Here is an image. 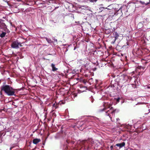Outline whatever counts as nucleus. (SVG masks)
Masks as SVG:
<instances>
[{"label":"nucleus","instance_id":"7","mask_svg":"<svg viewBox=\"0 0 150 150\" xmlns=\"http://www.w3.org/2000/svg\"><path fill=\"white\" fill-rule=\"evenodd\" d=\"M115 35H116V36H115V37H114L112 39V41L111 42V44H113L115 42V41L117 38L118 37V34H117V33H115Z\"/></svg>","mask_w":150,"mask_h":150},{"label":"nucleus","instance_id":"10","mask_svg":"<svg viewBox=\"0 0 150 150\" xmlns=\"http://www.w3.org/2000/svg\"><path fill=\"white\" fill-rule=\"evenodd\" d=\"M40 141V140L37 139H34L33 140V143L34 144H36Z\"/></svg>","mask_w":150,"mask_h":150},{"label":"nucleus","instance_id":"11","mask_svg":"<svg viewBox=\"0 0 150 150\" xmlns=\"http://www.w3.org/2000/svg\"><path fill=\"white\" fill-rule=\"evenodd\" d=\"M45 39L47 42L49 43H51L53 42L50 39L47 38H45Z\"/></svg>","mask_w":150,"mask_h":150},{"label":"nucleus","instance_id":"2","mask_svg":"<svg viewBox=\"0 0 150 150\" xmlns=\"http://www.w3.org/2000/svg\"><path fill=\"white\" fill-rule=\"evenodd\" d=\"M1 90L4 91L8 96H11L14 95L15 89L9 85H6L2 86L1 87Z\"/></svg>","mask_w":150,"mask_h":150},{"label":"nucleus","instance_id":"19","mask_svg":"<svg viewBox=\"0 0 150 150\" xmlns=\"http://www.w3.org/2000/svg\"><path fill=\"white\" fill-rule=\"evenodd\" d=\"M120 99L119 98H117V101L119 102V101Z\"/></svg>","mask_w":150,"mask_h":150},{"label":"nucleus","instance_id":"8","mask_svg":"<svg viewBox=\"0 0 150 150\" xmlns=\"http://www.w3.org/2000/svg\"><path fill=\"white\" fill-rule=\"evenodd\" d=\"M51 67L52 68V70L53 71H56L58 70V69L55 67V65L53 64H51Z\"/></svg>","mask_w":150,"mask_h":150},{"label":"nucleus","instance_id":"16","mask_svg":"<svg viewBox=\"0 0 150 150\" xmlns=\"http://www.w3.org/2000/svg\"><path fill=\"white\" fill-rule=\"evenodd\" d=\"M140 2L142 4H145L144 2L142 1H140Z\"/></svg>","mask_w":150,"mask_h":150},{"label":"nucleus","instance_id":"14","mask_svg":"<svg viewBox=\"0 0 150 150\" xmlns=\"http://www.w3.org/2000/svg\"><path fill=\"white\" fill-rule=\"evenodd\" d=\"M90 1L92 2H96L97 0H89Z\"/></svg>","mask_w":150,"mask_h":150},{"label":"nucleus","instance_id":"9","mask_svg":"<svg viewBox=\"0 0 150 150\" xmlns=\"http://www.w3.org/2000/svg\"><path fill=\"white\" fill-rule=\"evenodd\" d=\"M115 5L112 4L108 6L107 8H105V9H107L108 10H111L112 9H114Z\"/></svg>","mask_w":150,"mask_h":150},{"label":"nucleus","instance_id":"21","mask_svg":"<svg viewBox=\"0 0 150 150\" xmlns=\"http://www.w3.org/2000/svg\"><path fill=\"white\" fill-rule=\"evenodd\" d=\"M113 146H110V148H111V149H112V148H113Z\"/></svg>","mask_w":150,"mask_h":150},{"label":"nucleus","instance_id":"23","mask_svg":"<svg viewBox=\"0 0 150 150\" xmlns=\"http://www.w3.org/2000/svg\"><path fill=\"white\" fill-rule=\"evenodd\" d=\"M93 100H92V102L93 103Z\"/></svg>","mask_w":150,"mask_h":150},{"label":"nucleus","instance_id":"15","mask_svg":"<svg viewBox=\"0 0 150 150\" xmlns=\"http://www.w3.org/2000/svg\"><path fill=\"white\" fill-rule=\"evenodd\" d=\"M120 8H120L119 9H118V10H117H117H116V8H114V10H115V11H118L120 10Z\"/></svg>","mask_w":150,"mask_h":150},{"label":"nucleus","instance_id":"13","mask_svg":"<svg viewBox=\"0 0 150 150\" xmlns=\"http://www.w3.org/2000/svg\"><path fill=\"white\" fill-rule=\"evenodd\" d=\"M103 9H105V8L104 7H102V8L100 7L99 8V9L100 11H102L103 10Z\"/></svg>","mask_w":150,"mask_h":150},{"label":"nucleus","instance_id":"6","mask_svg":"<svg viewBox=\"0 0 150 150\" xmlns=\"http://www.w3.org/2000/svg\"><path fill=\"white\" fill-rule=\"evenodd\" d=\"M125 142H122V143L117 144H116L115 146L119 147V148H121L125 146Z\"/></svg>","mask_w":150,"mask_h":150},{"label":"nucleus","instance_id":"18","mask_svg":"<svg viewBox=\"0 0 150 150\" xmlns=\"http://www.w3.org/2000/svg\"><path fill=\"white\" fill-rule=\"evenodd\" d=\"M55 104L54 103L53 105V107H55Z\"/></svg>","mask_w":150,"mask_h":150},{"label":"nucleus","instance_id":"12","mask_svg":"<svg viewBox=\"0 0 150 150\" xmlns=\"http://www.w3.org/2000/svg\"><path fill=\"white\" fill-rule=\"evenodd\" d=\"M6 34L5 32H2V33L0 35V37L1 38L4 37Z\"/></svg>","mask_w":150,"mask_h":150},{"label":"nucleus","instance_id":"17","mask_svg":"<svg viewBox=\"0 0 150 150\" xmlns=\"http://www.w3.org/2000/svg\"><path fill=\"white\" fill-rule=\"evenodd\" d=\"M120 120V119L119 118H117L116 119L117 122L118 121Z\"/></svg>","mask_w":150,"mask_h":150},{"label":"nucleus","instance_id":"4","mask_svg":"<svg viewBox=\"0 0 150 150\" xmlns=\"http://www.w3.org/2000/svg\"><path fill=\"white\" fill-rule=\"evenodd\" d=\"M2 29L4 30H6L7 29L6 26L3 22V21L0 19V29Z\"/></svg>","mask_w":150,"mask_h":150},{"label":"nucleus","instance_id":"1","mask_svg":"<svg viewBox=\"0 0 150 150\" xmlns=\"http://www.w3.org/2000/svg\"><path fill=\"white\" fill-rule=\"evenodd\" d=\"M111 105L110 103L105 102L103 104V108H101L99 110V112H100L105 111V115L109 116L111 120L115 111V110H114L112 107H111Z\"/></svg>","mask_w":150,"mask_h":150},{"label":"nucleus","instance_id":"22","mask_svg":"<svg viewBox=\"0 0 150 150\" xmlns=\"http://www.w3.org/2000/svg\"><path fill=\"white\" fill-rule=\"evenodd\" d=\"M13 148V147H11L10 148V149L11 150Z\"/></svg>","mask_w":150,"mask_h":150},{"label":"nucleus","instance_id":"5","mask_svg":"<svg viewBox=\"0 0 150 150\" xmlns=\"http://www.w3.org/2000/svg\"><path fill=\"white\" fill-rule=\"evenodd\" d=\"M88 7H85L84 6H81L80 8V9L82 13H83V12H85L86 11H87L86 8Z\"/></svg>","mask_w":150,"mask_h":150},{"label":"nucleus","instance_id":"20","mask_svg":"<svg viewBox=\"0 0 150 150\" xmlns=\"http://www.w3.org/2000/svg\"><path fill=\"white\" fill-rule=\"evenodd\" d=\"M149 3H147L146 4H145L146 5H147L148 4H149Z\"/></svg>","mask_w":150,"mask_h":150},{"label":"nucleus","instance_id":"3","mask_svg":"<svg viewBox=\"0 0 150 150\" xmlns=\"http://www.w3.org/2000/svg\"><path fill=\"white\" fill-rule=\"evenodd\" d=\"M21 43L18 41H14L12 42L11 46L12 48L17 49L20 46H21Z\"/></svg>","mask_w":150,"mask_h":150}]
</instances>
